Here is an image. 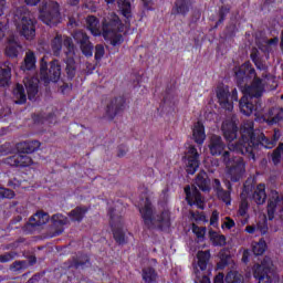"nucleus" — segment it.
Instances as JSON below:
<instances>
[{
    "label": "nucleus",
    "mask_w": 283,
    "mask_h": 283,
    "mask_svg": "<svg viewBox=\"0 0 283 283\" xmlns=\"http://www.w3.org/2000/svg\"><path fill=\"white\" fill-rule=\"evenodd\" d=\"M282 134L280 129H274L271 138L266 137L264 133H255L253 126H244L241 128V138L239 142L229 146L230 151L233 154H241L247 156L249 160H255V149L264 147V149H273L277 145V140Z\"/></svg>",
    "instance_id": "1"
},
{
    "label": "nucleus",
    "mask_w": 283,
    "mask_h": 283,
    "mask_svg": "<svg viewBox=\"0 0 283 283\" xmlns=\"http://www.w3.org/2000/svg\"><path fill=\"white\" fill-rule=\"evenodd\" d=\"M234 78L237 85H245L251 78H253L251 85L244 88V95L252 101H260L262 94H264V84H262V78L258 77L255 69L251 62H244L241 66L234 70Z\"/></svg>",
    "instance_id": "2"
},
{
    "label": "nucleus",
    "mask_w": 283,
    "mask_h": 283,
    "mask_svg": "<svg viewBox=\"0 0 283 283\" xmlns=\"http://www.w3.org/2000/svg\"><path fill=\"white\" fill-rule=\"evenodd\" d=\"M240 198L238 214L244 218L249 213V200H253L255 205H264L266 202V185L259 184L255 187V182L248 179L243 184Z\"/></svg>",
    "instance_id": "3"
},
{
    "label": "nucleus",
    "mask_w": 283,
    "mask_h": 283,
    "mask_svg": "<svg viewBox=\"0 0 283 283\" xmlns=\"http://www.w3.org/2000/svg\"><path fill=\"white\" fill-rule=\"evenodd\" d=\"M139 213H142L145 227L149 230L157 229L158 231H167V229L171 228V214L167 210L155 214L151 203H145V206L139 209Z\"/></svg>",
    "instance_id": "4"
},
{
    "label": "nucleus",
    "mask_w": 283,
    "mask_h": 283,
    "mask_svg": "<svg viewBox=\"0 0 283 283\" xmlns=\"http://www.w3.org/2000/svg\"><path fill=\"white\" fill-rule=\"evenodd\" d=\"M17 149L19 154L9 156L6 158L4 163L6 165H9L10 167H30L34 161L32 160V157L28 155H21V154H34V151H39L41 147V142L39 140H27V142H20L17 144Z\"/></svg>",
    "instance_id": "5"
},
{
    "label": "nucleus",
    "mask_w": 283,
    "mask_h": 283,
    "mask_svg": "<svg viewBox=\"0 0 283 283\" xmlns=\"http://www.w3.org/2000/svg\"><path fill=\"white\" fill-rule=\"evenodd\" d=\"M14 20L21 36L27 41H32L36 36V18L27 7H19L15 10Z\"/></svg>",
    "instance_id": "6"
},
{
    "label": "nucleus",
    "mask_w": 283,
    "mask_h": 283,
    "mask_svg": "<svg viewBox=\"0 0 283 283\" xmlns=\"http://www.w3.org/2000/svg\"><path fill=\"white\" fill-rule=\"evenodd\" d=\"M222 160L228 169L231 182H240L247 171V164H244V159L242 157L231 155V151L226 150L222 154Z\"/></svg>",
    "instance_id": "7"
},
{
    "label": "nucleus",
    "mask_w": 283,
    "mask_h": 283,
    "mask_svg": "<svg viewBox=\"0 0 283 283\" xmlns=\"http://www.w3.org/2000/svg\"><path fill=\"white\" fill-rule=\"evenodd\" d=\"M40 21L50 28H54V25H59L62 21L61 17V6L59 2H45L40 7Z\"/></svg>",
    "instance_id": "8"
},
{
    "label": "nucleus",
    "mask_w": 283,
    "mask_h": 283,
    "mask_svg": "<svg viewBox=\"0 0 283 283\" xmlns=\"http://www.w3.org/2000/svg\"><path fill=\"white\" fill-rule=\"evenodd\" d=\"M40 76L44 83H59L61 81V63L59 60H53L49 64L45 61V57H42L40 61Z\"/></svg>",
    "instance_id": "9"
},
{
    "label": "nucleus",
    "mask_w": 283,
    "mask_h": 283,
    "mask_svg": "<svg viewBox=\"0 0 283 283\" xmlns=\"http://www.w3.org/2000/svg\"><path fill=\"white\" fill-rule=\"evenodd\" d=\"M125 31V24L116 13H109L102 20V36L105 41L114 34Z\"/></svg>",
    "instance_id": "10"
},
{
    "label": "nucleus",
    "mask_w": 283,
    "mask_h": 283,
    "mask_svg": "<svg viewBox=\"0 0 283 283\" xmlns=\"http://www.w3.org/2000/svg\"><path fill=\"white\" fill-rule=\"evenodd\" d=\"M107 214L109 216V224L113 231V238L119 245L127 244V237L125 235L124 221L122 216H116V209L108 208Z\"/></svg>",
    "instance_id": "11"
},
{
    "label": "nucleus",
    "mask_w": 283,
    "mask_h": 283,
    "mask_svg": "<svg viewBox=\"0 0 283 283\" xmlns=\"http://www.w3.org/2000/svg\"><path fill=\"white\" fill-rule=\"evenodd\" d=\"M218 103L226 112H233V103H238V88L229 91V86L220 85L216 90Z\"/></svg>",
    "instance_id": "12"
},
{
    "label": "nucleus",
    "mask_w": 283,
    "mask_h": 283,
    "mask_svg": "<svg viewBox=\"0 0 283 283\" xmlns=\"http://www.w3.org/2000/svg\"><path fill=\"white\" fill-rule=\"evenodd\" d=\"M63 46L64 54L66 55V59L64 60V63L66 65V76L69 81H73V78L76 76V61L74 60L76 48L74 46V41L72 40V38L64 39Z\"/></svg>",
    "instance_id": "13"
},
{
    "label": "nucleus",
    "mask_w": 283,
    "mask_h": 283,
    "mask_svg": "<svg viewBox=\"0 0 283 283\" xmlns=\"http://www.w3.org/2000/svg\"><path fill=\"white\" fill-rule=\"evenodd\" d=\"M73 39L77 45H80V50L86 59H90L94 55V44L90 41V35L85 33L83 30H77L73 33Z\"/></svg>",
    "instance_id": "14"
},
{
    "label": "nucleus",
    "mask_w": 283,
    "mask_h": 283,
    "mask_svg": "<svg viewBox=\"0 0 283 283\" xmlns=\"http://www.w3.org/2000/svg\"><path fill=\"white\" fill-rule=\"evenodd\" d=\"M186 171L189 176H193L200 167V154L196 146H189L185 155Z\"/></svg>",
    "instance_id": "15"
},
{
    "label": "nucleus",
    "mask_w": 283,
    "mask_h": 283,
    "mask_svg": "<svg viewBox=\"0 0 283 283\" xmlns=\"http://www.w3.org/2000/svg\"><path fill=\"white\" fill-rule=\"evenodd\" d=\"M239 109L244 116H251L253 112L258 114L259 112H262V99H251L243 95L239 101Z\"/></svg>",
    "instance_id": "16"
},
{
    "label": "nucleus",
    "mask_w": 283,
    "mask_h": 283,
    "mask_svg": "<svg viewBox=\"0 0 283 283\" xmlns=\"http://www.w3.org/2000/svg\"><path fill=\"white\" fill-rule=\"evenodd\" d=\"M221 129L223 132V138L227 140V143H233V140L238 138V117L232 115L230 118H227L222 123Z\"/></svg>",
    "instance_id": "17"
},
{
    "label": "nucleus",
    "mask_w": 283,
    "mask_h": 283,
    "mask_svg": "<svg viewBox=\"0 0 283 283\" xmlns=\"http://www.w3.org/2000/svg\"><path fill=\"white\" fill-rule=\"evenodd\" d=\"M92 266V260L90 255L83 252H77L69 260V269H75L76 271H85Z\"/></svg>",
    "instance_id": "18"
},
{
    "label": "nucleus",
    "mask_w": 283,
    "mask_h": 283,
    "mask_svg": "<svg viewBox=\"0 0 283 283\" xmlns=\"http://www.w3.org/2000/svg\"><path fill=\"white\" fill-rule=\"evenodd\" d=\"M125 98L123 96L114 97L106 106V116L109 120H114L118 114L125 111Z\"/></svg>",
    "instance_id": "19"
},
{
    "label": "nucleus",
    "mask_w": 283,
    "mask_h": 283,
    "mask_svg": "<svg viewBox=\"0 0 283 283\" xmlns=\"http://www.w3.org/2000/svg\"><path fill=\"white\" fill-rule=\"evenodd\" d=\"M186 193V201L188 202L189 207H196L198 209H205V205L202 201V193H200V190H198L197 187L186 186L184 189Z\"/></svg>",
    "instance_id": "20"
},
{
    "label": "nucleus",
    "mask_w": 283,
    "mask_h": 283,
    "mask_svg": "<svg viewBox=\"0 0 283 283\" xmlns=\"http://www.w3.org/2000/svg\"><path fill=\"white\" fill-rule=\"evenodd\" d=\"M227 145L222 140V137L218 135H212L210 138L209 149L211 156H222L224 154V149Z\"/></svg>",
    "instance_id": "21"
},
{
    "label": "nucleus",
    "mask_w": 283,
    "mask_h": 283,
    "mask_svg": "<svg viewBox=\"0 0 283 283\" xmlns=\"http://www.w3.org/2000/svg\"><path fill=\"white\" fill-rule=\"evenodd\" d=\"M280 43V38L275 36L268 41H264L259 44V50L265 54V59L269 60L271 57V54L276 52L277 44Z\"/></svg>",
    "instance_id": "22"
},
{
    "label": "nucleus",
    "mask_w": 283,
    "mask_h": 283,
    "mask_svg": "<svg viewBox=\"0 0 283 283\" xmlns=\"http://www.w3.org/2000/svg\"><path fill=\"white\" fill-rule=\"evenodd\" d=\"M176 105H178V99H176V95H174V88L167 87L159 107L161 112H165V109H167L168 107L174 112Z\"/></svg>",
    "instance_id": "23"
},
{
    "label": "nucleus",
    "mask_w": 283,
    "mask_h": 283,
    "mask_svg": "<svg viewBox=\"0 0 283 283\" xmlns=\"http://www.w3.org/2000/svg\"><path fill=\"white\" fill-rule=\"evenodd\" d=\"M268 118L262 116L263 123L269 125H277V123H282L283 120V108L282 107H272L268 112Z\"/></svg>",
    "instance_id": "24"
},
{
    "label": "nucleus",
    "mask_w": 283,
    "mask_h": 283,
    "mask_svg": "<svg viewBox=\"0 0 283 283\" xmlns=\"http://www.w3.org/2000/svg\"><path fill=\"white\" fill-rule=\"evenodd\" d=\"M193 2L191 0H176L172 7V14H181V17H187L189 10H191Z\"/></svg>",
    "instance_id": "25"
},
{
    "label": "nucleus",
    "mask_w": 283,
    "mask_h": 283,
    "mask_svg": "<svg viewBox=\"0 0 283 283\" xmlns=\"http://www.w3.org/2000/svg\"><path fill=\"white\" fill-rule=\"evenodd\" d=\"M86 28L91 31L93 36H102L101 20H98V18L95 15H87Z\"/></svg>",
    "instance_id": "26"
},
{
    "label": "nucleus",
    "mask_w": 283,
    "mask_h": 283,
    "mask_svg": "<svg viewBox=\"0 0 283 283\" xmlns=\"http://www.w3.org/2000/svg\"><path fill=\"white\" fill-rule=\"evenodd\" d=\"M195 185L201 190V191H211V180L209 179V175L205 170H201L196 179Z\"/></svg>",
    "instance_id": "27"
},
{
    "label": "nucleus",
    "mask_w": 283,
    "mask_h": 283,
    "mask_svg": "<svg viewBox=\"0 0 283 283\" xmlns=\"http://www.w3.org/2000/svg\"><path fill=\"white\" fill-rule=\"evenodd\" d=\"M22 72H32V70H36V55L33 51H29L25 53L24 60L20 66Z\"/></svg>",
    "instance_id": "28"
},
{
    "label": "nucleus",
    "mask_w": 283,
    "mask_h": 283,
    "mask_svg": "<svg viewBox=\"0 0 283 283\" xmlns=\"http://www.w3.org/2000/svg\"><path fill=\"white\" fill-rule=\"evenodd\" d=\"M50 222V214L44 211H38L34 216L29 219L28 224L30 227H43V224H48Z\"/></svg>",
    "instance_id": "29"
},
{
    "label": "nucleus",
    "mask_w": 283,
    "mask_h": 283,
    "mask_svg": "<svg viewBox=\"0 0 283 283\" xmlns=\"http://www.w3.org/2000/svg\"><path fill=\"white\" fill-rule=\"evenodd\" d=\"M29 101H34L39 94V78L31 77L24 83Z\"/></svg>",
    "instance_id": "30"
},
{
    "label": "nucleus",
    "mask_w": 283,
    "mask_h": 283,
    "mask_svg": "<svg viewBox=\"0 0 283 283\" xmlns=\"http://www.w3.org/2000/svg\"><path fill=\"white\" fill-rule=\"evenodd\" d=\"M87 211H90V208L85 206H77L69 212V218L72 222H83Z\"/></svg>",
    "instance_id": "31"
},
{
    "label": "nucleus",
    "mask_w": 283,
    "mask_h": 283,
    "mask_svg": "<svg viewBox=\"0 0 283 283\" xmlns=\"http://www.w3.org/2000/svg\"><path fill=\"white\" fill-rule=\"evenodd\" d=\"M142 280L145 283H156L158 280V272L153 266H147L142 270Z\"/></svg>",
    "instance_id": "32"
},
{
    "label": "nucleus",
    "mask_w": 283,
    "mask_h": 283,
    "mask_svg": "<svg viewBox=\"0 0 283 283\" xmlns=\"http://www.w3.org/2000/svg\"><path fill=\"white\" fill-rule=\"evenodd\" d=\"M197 260H198V266H199L200 271H207L209 260H211V251L210 250L198 251Z\"/></svg>",
    "instance_id": "33"
},
{
    "label": "nucleus",
    "mask_w": 283,
    "mask_h": 283,
    "mask_svg": "<svg viewBox=\"0 0 283 283\" xmlns=\"http://www.w3.org/2000/svg\"><path fill=\"white\" fill-rule=\"evenodd\" d=\"M13 95L17 105H25L28 103V95H25V88L22 84H17L13 90Z\"/></svg>",
    "instance_id": "34"
},
{
    "label": "nucleus",
    "mask_w": 283,
    "mask_h": 283,
    "mask_svg": "<svg viewBox=\"0 0 283 283\" xmlns=\"http://www.w3.org/2000/svg\"><path fill=\"white\" fill-rule=\"evenodd\" d=\"M192 136L197 145H202L207 138V135L205 134V125L198 122L192 130Z\"/></svg>",
    "instance_id": "35"
},
{
    "label": "nucleus",
    "mask_w": 283,
    "mask_h": 283,
    "mask_svg": "<svg viewBox=\"0 0 283 283\" xmlns=\"http://www.w3.org/2000/svg\"><path fill=\"white\" fill-rule=\"evenodd\" d=\"M21 50V45L14 41V38L9 39V44L6 48V54L9 59H17L19 56V51Z\"/></svg>",
    "instance_id": "36"
},
{
    "label": "nucleus",
    "mask_w": 283,
    "mask_h": 283,
    "mask_svg": "<svg viewBox=\"0 0 283 283\" xmlns=\"http://www.w3.org/2000/svg\"><path fill=\"white\" fill-rule=\"evenodd\" d=\"M250 57L258 70H266V64H264V60L262 59V55H260V50L253 48Z\"/></svg>",
    "instance_id": "37"
},
{
    "label": "nucleus",
    "mask_w": 283,
    "mask_h": 283,
    "mask_svg": "<svg viewBox=\"0 0 283 283\" xmlns=\"http://www.w3.org/2000/svg\"><path fill=\"white\" fill-rule=\"evenodd\" d=\"M12 78V69L10 66L0 67V87H8Z\"/></svg>",
    "instance_id": "38"
},
{
    "label": "nucleus",
    "mask_w": 283,
    "mask_h": 283,
    "mask_svg": "<svg viewBox=\"0 0 283 283\" xmlns=\"http://www.w3.org/2000/svg\"><path fill=\"white\" fill-rule=\"evenodd\" d=\"M209 238L213 247H227V237H224V234H219L218 232L210 230Z\"/></svg>",
    "instance_id": "39"
},
{
    "label": "nucleus",
    "mask_w": 283,
    "mask_h": 283,
    "mask_svg": "<svg viewBox=\"0 0 283 283\" xmlns=\"http://www.w3.org/2000/svg\"><path fill=\"white\" fill-rule=\"evenodd\" d=\"M266 249H269V247L264 239H260L258 242L252 243V253L256 256L264 255V253H266Z\"/></svg>",
    "instance_id": "40"
},
{
    "label": "nucleus",
    "mask_w": 283,
    "mask_h": 283,
    "mask_svg": "<svg viewBox=\"0 0 283 283\" xmlns=\"http://www.w3.org/2000/svg\"><path fill=\"white\" fill-rule=\"evenodd\" d=\"M253 277L259 281V283H272L273 279L271 277V272H262L260 268L253 270Z\"/></svg>",
    "instance_id": "41"
},
{
    "label": "nucleus",
    "mask_w": 283,
    "mask_h": 283,
    "mask_svg": "<svg viewBox=\"0 0 283 283\" xmlns=\"http://www.w3.org/2000/svg\"><path fill=\"white\" fill-rule=\"evenodd\" d=\"M51 49L53 52V56H61V50H63V36L62 35H56L51 41Z\"/></svg>",
    "instance_id": "42"
},
{
    "label": "nucleus",
    "mask_w": 283,
    "mask_h": 283,
    "mask_svg": "<svg viewBox=\"0 0 283 283\" xmlns=\"http://www.w3.org/2000/svg\"><path fill=\"white\" fill-rule=\"evenodd\" d=\"M224 282L226 283H244V275H242L238 271H230L227 273Z\"/></svg>",
    "instance_id": "43"
},
{
    "label": "nucleus",
    "mask_w": 283,
    "mask_h": 283,
    "mask_svg": "<svg viewBox=\"0 0 283 283\" xmlns=\"http://www.w3.org/2000/svg\"><path fill=\"white\" fill-rule=\"evenodd\" d=\"M258 269H260V271L265 272V273H271V269H273V261L271 260V258L265 256L261 264H255L253 268V271H258Z\"/></svg>",
    "instance_id": "44"
},
{
    "label": "nucleus",
    "mask_w": 283,
    "mask_h": 283,
    "mask_svg": "<svg viewBox=\"0 0 283 283\" xmlns=\"http://www.w3.org/2000/svg\"><path fill=\"white\" fill-rule=\"evenodd\" d=\"M282 151H283V143H280L279 146L272 151V155H271L273 165H280V163H282Z\"/></svg>",
    "instance_id": "45"
},
{
    "label": "nucleus",
    "mask_w": 283,
    "mask_h": 283,
    "mask_svg": "<svg viewBox=\"0 0 283 283\" xmlns=\"http://www.w3.org/2000/svg\"><path fill=\"white\" fill-rule=\"evenodd\" d=\"M106 41H109L111 45H113V48H116V45H123L125 38H123V34L118 32L113 33V35L108 38Z\"/></svg>",
    "instance_id": "46"
},
{
    "label": "nucleus",
    "mask_w": 283,
    "mask_h": 283,
    "mask_svg": "<svg viewBox=\"0 0 283 283\" xmlns=\"http://www.w3.org/2000/svg\"><path fill=\"white\" fill-rule=\"evenodd\" d=\"M230 260H231V254L221 253L220 260L217 263V269H219V271H223V269H227V265L229 264Z\"/></svg>",
    "instance_id": "47"
},
{
    "label": "nucleus",
    "mask_w": 283,
    "mask_h": 283,
    "mask_svg": "<svg viewBox=\"0 0 283 283\" xmlns=\"http://www.w3.org/2000/svg\"><path fill=\"white\" fill-rule=\"evenodd\" d=\"M19 253L15 251L6 252L0 254V264H7V262H12L14 258H18Z\"/></svg>",
    "instance_id": "48"
},
{
    "label": "nucleus",
    "mask_w": 283,
    "mask_h": 283,
    "mask_svg": "<svg viewBox=\"0 0 283 283\" xmlns=\"http://www.w3.org/2000/svg\"><path fill=\"white\" fill-rule=\"evenodd\" d=\"M231 12V6L226 4L221 6L219 9V20L218 23H224V20L227 19V15Z\"/></svg>",
    "instance_id": "49"
},
{
    "label": "nucleus",
    "mask_w": 283,
    "mask_h": 283,
    "mask_svg": "<svg viewBox=\"0 0 283 283\" xmlns=\"http://www.w3.org/2000/svg\"><path fill=\"white\" fill-rule=\"evenodd\" d=\"M122 14L129 21L132 19V2L124 0L123 6H122Z\"/></svg>",
    "instance_id": "50"
},
{
    "label": "nucleus",
    "mask_w": 283,
    "mask_h": 283,
    "mask_svg": "<svg viewBox=\"0 0 283 283\" xmlns=\"http://www.w3.org/2000/svg\"><path fill=\"white\" fill-rule=\"evenodd\" d=\"M217 197L219 198V200H222V202H224L227 207L231 205V191L223 189L217 193Z\"/></svg>",
    "instance_id": "51"
},
{
    "label": "nucleus",
    "mask_w": 283,
    "mask_h": 283,
    "mask_svg": "<svg viewBox=\"0 0 283 283\" xmlns=\"http://www.w3.org/2000/svg\"><path fill=\"white\" fill-rule=\"evenodd\" d=\"M52 222L53 224L56 227V226H60V227H65V224H67V217L63 216V214H53L52 216Z\"/></svg>",
    "instance_id": "52"
},
{
    "label": "nucleus",
    "mask_w": 283,
    "mask_h": 283,
    "mask_svg": "<svg viewBox=\"0 0 283 283\" xmlns=\"http://www.w3.org/2000/svg\"><path fill=\"white\" fill-rule=\"evenodd\" d=\"M192 233L198 238V240H202L207 233V228L205 227H199L196 223H192Z\"/></svg>",
    "instance_id": "53"
},
{
    "label": "nucleus",
    "mask_w": 283,
    "mask_h": 283,
    "mask_svg": "<svg viewBox=\"0 0 283 283\" xmlns=\"http://www.w3.org/2000/svg\"><path fill=\"white\" fill-rule=\"evenodd\" d=\"M14 196L15 193L13 192L12 189L0 187V200H3V199L12 200Z\"/></svg>",
    "instance_id": "54"
},
{
    "label": "nucleus",
    "mask_w": 283,
    "mask_h": 283,
    "mask_svg": "<svg viewBox=\"0 0 283 283\" xmlns=\"http://www.w3.org/2000/svg\"><path fill=\"white\" fill-rule=\"evenodd\" d=\"M105 56V46L97 44L95 46V61H101Z\"/></svg>",
    "instance_id": "55"
},
{
    "label": "nucleus",
    "mask_w": 283,
    "mask_h": 283,
    "mask_svg": "<svg viewBox=\"0 0 283 283\" xmlns=\"http://www.w3.org/2000/svg\"><path fill=\"white\" fill-rule=\"evenodd\" d=\"M28 266V261H14L11 264V270L12 271H21Z\"/></svg>",
    "instance_id": "56"
},
{
    "label": "nucleus",
    "mask_w": 283,
    "mask_h": 283,
    "mask_svg": "<svg viewBox=\"0 0 283 283\" xmlns=\"http://www.w3.org/2000/svg\"><path fill=\"white\" fill-rule=\"evenodd\" d=\"M8 30V18L0 20V41L6 36V31Z\"/></svg>",
    "instance_id": "57"
},
{
    "label": "nucleus",
    "mask_w": 283,
    "mask_h": 283,
    "mask_svg": "<svg viewBox=\"0 0 283 283\" xmlns=\"http://www.w3.org/2000/svg\"><path fill=\"white\" fill-rule=\"evenodd\" d=\"M218 220H220V213L218 210L212 211V214L210 217V224L211 227H218Z\"/></svg>",
    "instance_id": "58"
},
{
    "label": "nucleus",
    "mask_w": 283,
    "mask_h": 283,
    "mask_svg": "<svg viewBox=\"0 0 283 283\" xmlns=\"http://www.w3.org/2000/svg\"><path fill=\"white\" fill-rule=\"evenodd\" d=\"M7 187H10L11 189H19V187H21V180L17 178L10 179Z\"/></svg>",
    "instance_id": "59"
},
{
    "label": "nucleus",
    "mask_w": 283,
    "mask_h": 283,
    "mask_svg": "<svg viewBox=\"0 0 283 283\" xmlns=\"http://www.w3.org/2000/svg\"><path fill=\"white\" fill-rule=\"evenodd\" d=\"M213 191L218 195L220 191H222L224 188H222V184L220 182V179H214L212 184Z\"/></svg>",
    "instance_id": "60"
},
{
    "label": "nucleus",
    "mask_w": 283,
    "mask_h": 283,
    "mask_svg": "<svg viewBox=\"0 0 283 283\" xmlns=\"http://www.w3.org/2000/svg\"><path fill=\"white\" fill-rule=\"evenodd\" d=\"M32 120H33V123L39 125V124L45 123V117H43V115H41V114H33Z\"/></svg>",
    "instance_id": "61"
},
{
    "label": "nucleus",
    "mask_w": 283,
    "mask_h": 283,
    "mask_svg": "<svg viewBox=\"0 0 283 283\" xmlns=\"http://www.w3.org/2000/svg\"><path fill=\"white\" fill-rule=\"evenodd\" d=\"M251 253H252L251 250H244L243 251V254H242V262H243V264H249L250 258H251Z\"/></svg>",
    "instance_id": "62"
},
{
    "label": "nucleus",
    "mask_w": 283,
    "mask_h": 283,
    "mask_svg": "<svg viewBox=\"0 0 283 283\" xmlns=\"http://www.w3.org/2000/svg\"><path fill=\"white\" fill-rule=\"evenodd\" d=\"M235 32H238V27L235 24H230L229 27H227V33L229 34V36H233Z\"/></svg>",
    "instance_id": "63"
},
{
    "label": "nucleus",
    "mask_w": 283,
    "mask_h": 283,
    "mask_svg": "<svg viewBox=\"0 0 283 283\" xmlns=\"http://www.w3.org/2000/svg\"><path fill=\"white\" fill-rule=\"evenodd\" d=\"M224 273H219L214 276L213 283H224Z\"/></svg>",
    "instance_id": "64"
}]
</instances>
